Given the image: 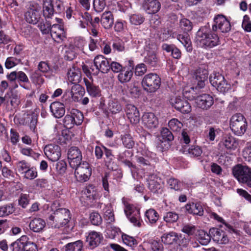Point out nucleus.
Masks as SVG:
<instances>
[{
	"label": "nucleus",
	"instance_id": "44",
	"mask_svg": "<svg viewBox=\"0 0 251 251\" xmlns=\"http://www.w3.org/2000/svg\"><path fill=\"white\" fill-rule=\"evenodd\" d=\"M174 135L172 132L166 127H163L161 131V136L159 138L164 141L170 142L174 140Z\"/></svg>",
	"mask_w": 251,
	"mask_h": 251
},
{
	"label": "nucleus",
	"instance_id": "59",
	"mask_svg": "<svg viewBox=\"0 0 251 251\" xmlns=\"http://www.w3.org/2000/svg\"><path fill=\"white\" fill-rule=\"evenodd\" d=\"M29 197L28 195L21 194L18 200L19 204L25 208L29 204Z\"/></svg>",
	"mask_w": 251,
	"mask_h": 251
},
{
	"label": "nucleus",
	"instance_id": "8",
	"mask_svg": "<svg viewBox=\"0 0 251 251\" xmlns=\"http://www.w3.org/2000/svg\"><path fill=\"white\" fill-rule=\"evenodd\" d=\"M211 238L219 244H226L229 242L228 237L226 231L222 229L213 227L209 229Z\"/></svg>",
	"mask_w": 251,
	"mask_h": 251
},
{
	"label": "nucleus",
	"instance_id": "54",
	"mask_svg": "<svg viewBox=\"0 0 251 251\" xmlns=\"http://www.w3.org/2000/svg\"><path fill=\"white\" fill-rule=\"evenodd\" d=\"M55 167L57 173L62 176L65 173L67 170V163L64 160H60L56 163Z\"/></svg>",
	"mask_w": 251,
	"mask_h": 251
},
{
	"label": "nucleus",
	"instance_id": "61",
	"mask_svg": "<svg viewBox=\"0 0 251 251\" xmlns=\"http://www.w3.org/2000/svg\"><path fill=\"white\" fill-rule=\"evenodd\" d=\"M147 71L146 65L144 63L138 64L135 68V74L137 76H142Z\"/></svg>",
	"mask_w": 251,
	"mask_h": 251
},
{
	"label": "nucleus",
	"instance_id": "26",
	"mask_svg": "<svg viewBox=\"0 0 251 251\" xmlns=\"http://www.w3.org/2000/svg\"><path fill=\"white\" fill-rule=\"evenodd\" d=\"M25 19L27 22L32 24H37L40 18L39 11L35 8H30L25 13Z\"/></svg>",
	"mask_w": 251,
	"mask_h": 251
},
{
	"label": "nucleus",
	"instance_id": "39",
	"mask_svg": "<svg viewBox=\"0 0 251 251\" xmlns=\"http://www.w3.org/2000/svg\"><path fill=\"white\" fill-rule=\"evenodd\" d=\"M197 235L200 243L202 245H207L211 239L210 234L207 233L203 230H199Z\"/></svg>",
	"mask_w": 251,
	"mask_h": 251
},
{
	"label": "nucleus",
	"instance_id": "3",
	"mask_svg": "<svg viewBox=\"0 0 251 251\" xmlns=\"http://www.w3.org/2000/svg\"><path fill=\"white\" fill-rule=\"evenodd\" d=\"M141 84L144 90L153 93L160 88L161 78L155 73H150L144 76Z\"/></svg>",
	"mask_w": 251,
	"mask_h": 251
},
{
	"label": "nucleus",
	"instance_id": "43",
	"mask_svg": "<svg viewBox=\"0 0 251 251\" xmlns=\"http://www.w3.org/2000/svg\"><path fill=\"white\" fill-rule=\"evenodd\" d=\"M121 140L125 147L127 149H132L134 146V141L130 134H127L123 135L122 137Z\"/></svg>",
	"mask_w": 251,
	"mask_h": 251
},
{
	"label": "nucleus",
	"instance_id": "20",
	"mask_svg": "<svg viewBox=\"0 0 251 251\" xmlns=\"http://www.w3.org/2000/svg\"><path fill=\"white\" fill-rule=\"evenodd\" d=\"M51 37L57 42L63 41L65 38V33L62 25L53 24L51 25L50 32Z\"/></svg>",
	"mask_w": 251,
	"mask_h": 251
},
{
	"label": "nucleus",
	"instance_id": "21",
	"mask_svg": "<svg viewBox=\"0 0 251 251\" xmlns=\"http://www.w3.org/2000/svg\"><path fill=\"white\" fill-rule=\"evenodd\" d=\"M50 109L52 114L56 118L62 117L65 113L64 104L59 101H54L50 105Z\"/></svg>",
	"mask_w": 251,
	"mask_h": 251
},
{
	"label": "nucleus",
	"instance_id": "41",
	"mask_svg": "<svg viewBox=\"0 0 251 251\" xmlns=\"http://www.w3.org/2000/svg\"><path fill=\"white\" fill-rule=\"evenodd\" d=\"M133 75L131 70H122L118 75V80L120 82L124 83L130 81Z\"/></svg>",
	"mask_w": 251,
	"mask_h": 251
},
{
	"label": "nucleus",
	"instance_id": "40",
	"mask_svg": "<svg viewBox=\"0 0 251 251\" xmlns=\"http://www.w3.org/2000/svg\"><path fill=\"white\" fill-rule=\"evenodd\" d=\"M148 245L150 251H164V247L159 240L151 239Z\"/></svg>",
	"mask_w": 251,
	"mask_h": 251
},
{
	"label": "nucleus",
	"instance_id": "62",
	"mask_svg": "<svg viewBox=\"0 0 251 251\" xmlns=\"http://www.w3.org/2000/svg\"><path fill=\"white\" fill-rule=\"evenodd\" d=\"M73 119L71 112H70L69 114H67L63 119V123L65 126L68 128L73 127L75 125V123H74Z\"/></svg>",
	"mask_w": 251,
	"mask_h": 251
},
{
	"label": "nucleus",
	"instance_id": "14",
	"mask_svg": "<svg viewBox=\"0 0 251 251\" xmlns=\"http://www.w3.org/2000/svg\"><path fill=\"white\" fill-rule=\"evenodd\" d=\"M195 102L198 107L207 110L213 104L214 99L210 95L204 94L197 97Z\"/></svg>",
	"mask_w": 251,
	"mask_h": 251
},
{
	"label": "nucleus",
	"instance_id": "23",
	"mask_svg": "<svg viewBox=\"0 0 251 251\" xmlns=\"http://www.w3.org/2000/svg\"><path fill=\"white\" fill-rule=\"evenodd\" d=\"M161 239L162 243L168 245H177L179 242L178 234L174 232L163 234Z\"/></svg>",
	"mask_w": 251,
	"mask_h": 251
},
{
	"label": "nucleus",
	"instance_id": "57",
	"mask_svg": "<svg viewBox=\"0 0 251 251\" xmlns=\"http://www.w3.org/2000/svg\"><path fill=\"white\" fill-rule=\"evenodd\" d=\"M243 155L246 161L251 163V142L246 144L243 151Z\"/></svg>",
	"mask_w": 251,
	"mask_h": 251
},
{
	"label": "nucleus",
	"instance_id": "34",
	"mask_svg": "<svg viewBox=\"0 0 251 251\" xmlns=\"http://www.w3.org/2000/svg\"><path fill=\"white\" fill-rule=\"evenodd\" d=\"M70 112L73 119L74 123L77 126L80 125L83 121V113L78 109L74 108L72 109Z\"/></svg>",
	"mask_w": 251,
	"mask_h": 251
},
{
	"label": "nucleus",
	"instance_id": "31",
	"mask_svg": "<svg viewBox=\"0 0 251 251\" xmlns=\"http://www.w3.org/2000/svg\"><path fill=\"white\" fill-rule=\"evenodd\" d=\"M71 88V97L75 101H78L79 97L84 93V89L78 83H73Z\"/></svg>",
	"mask_w": 251,
	"mask_h": 251
},
{
	"label": "nucleus",
	"instance_id": "33",
	"mask_svg": "<svg viewBox=\"0 0 251 251\" xmlns=\"http://www.w3.org/2000/svg\"><path fill=\"white\" fill-rule=\"evenodd\" d=\"M65 251H81L83 248V242L77 240L67 244L64 247Z\"/></svg>",
	"mask_w": 251,
	"mask_h": 251
},
{
	"label": "nucleus",
	"instance_id": "32",
	"mask_svg": "<svg viewBox=\"0 0 251 251\" xmlns=\"http://www.w3.org/2000/svg\"><path fill=\"white\" fill-rule=\"evenodd\" d=\"M176 38L184 46L187 51H192V42L190 37L187 34H178Z\"/></svg>",
	"mask_w": 251,
	"mask_h": 251
},
{
	"label": "nucleus",
	"instance_id": "51",
	"mask_svg": "<svg viewBox=\"0 0 251 251\" xmlns=\"http://www.w3.org/2000/svg\"><path fill=\"white\" fill-rule=\"evenodd\" d=\"M122 238L124 243L130 247H134L137 245V240L132 236L122 233Z\"/></svg>",
	"mask_w": 251,
	"mask_h": 251
},
{
	"label": "nucleus",
	"instance_id": "29",
	"mask_svg": "<svg viewBox=\"0 0 251 251\" xmlns=\"http://www.w3.org/2000/svg\"><path fill=\"white\" fill-rule=\"evenodd\" d=\"M68 78L72 84L78 83L81 78L80 71L75 67L70 69L68 72Z\"/></svg>",
	"mask_w": 251,
	"mask_h": 251
},
{
	"label": "nucleus",
	"instance_id": "45",
	"mask_svg": "<svg viewBox=\"0 0 251 251\" xmlns=\"http://www.w3.org/2000/svg\"><path fill=\"white\" fill-rule=\"evenodd\" d=\"M14 211V207L13 204H9L0 207V217L7 216L12 214Z\"/></svg>",
	"mask_w": 251,
	"mask_h": 251
},
{
	"label": "nucleus",
	"instance_id": "37",
	"mask_svg": "<svg viewBox=\"0 0 251 251\" xmlns=\"http://www.w3.org/2000/svg\"><path fill=\"white\" fill-rule=\"evenodd\" d=\"M46 221H31L29 226L30 229L35 232H40L46 226Z\"/></svg>",
	"mask_w": 251,
	"mask_h": 251
},
{
	"label": "nucleus",
	"instance_id": "55",
	"mask_svg": "<svg viewBox=\"0 0 251 251\" xmlns=\"http://www.w3.org/2000/svg\"><path fill=\"white\" fill-rule=\"evenodd\" d=\"M215 88L220 92L226 93L230 89V84L225 78Z\"/></svg>",
	"mask_w": 251,
	"mask_h": 251
},
{
	"label": "nucleus",
	"instance_id": "19",
	"mask_svg": "<svg viewBox=\"0 0 251 251\" xmlns=\"http://www.w3.org/2000/svg\"><path fill=\"white\" fill-rule=\"evenodd\" d=\"M143 8L149 14L157 13L161 8V3L158 0H145Z\"/></svg>",
	"mask_w": 251,
	"mask_h": 251
},
{
	"label": "nucleus",
	"instance_id": "35",
	"mask_svg": "<svg viewBox=\"0 0 251 251\" xmlns=\"http://www.w3.org/2000/svg\"><path fill=\"white\" fill-rule=\"evenodd\" d=\"M105 228L109 237L112 239L115 238L117 235L121 232L120 228L115 226L110 222L106 223Z\"/></svg>",
	"mask_w": 251,
	"mask_h": 251
},
{
	"label": "nucleus",
	"instance_id": "16",
	"mask_svg": "<svg viewBox=\"0 0 251 251\" xmlns=\"http://www.w3.org/2000/svg\"><path fill=\"white\" fill-rule=\"evenodd\" d=\"M251 168L247 166L238 164L232 169V174L238 181L242 183L246 178Z\"/></svg>",
	"mask_w": 251,
	"mask_h": 251
},
{
	"label": "nucleus",
	"instance_id": "58",
	"mask_svg": "<svg viewBox=\"0 0 251 251\" xmlns=\"http://www.w3.org/2000/svg\"><path fill=\"white\" fill-rule=\"evenodd\" d=\"M106 5L105 0H94L93 7L96 11L100 12L102 11Z\"/></svg>",
	"mask_w": 251,
	"mask_h": 251
},
{
	"label": "nucleus",
	"instance_id": "22",
	"mask_svg": "<svg viewBox=\"0 0 251 251\" xmlns=\"http://www.w3.org/2000/svg\"><path fill=\"white\" fill-rule=\"evenodd\" d=\"M87 92L92 97H100L101 96V90L98 86L95 85L92 81H90L86 78H84Z\"/></svg>",
	"mask_w": 251,
	"mask_h": 251
},
{
	"label": "nucleus",
	"instance_id": "47",
	"mask_svg": "<svg viewBox=\"0 0 251 251\" xmlns=\"http://www.w3.org/2000/svg\"><path fill=\"white\" fill-rule=\"evenodd\" d=\"M108 109L112 113L116 114L122 110V107L116 100H111L108 103Z\"/></svg>",
	"mask_w": 251,
	"mask_h": 251
},
{
	"label": "nucleus",
	"instance_id": "27",
	"mask_svg": "<svg viewBox=\"0 0 251 251\" xmlns=\"http://www.w3.org/2000/svg\"><path fill=\"white\" fill-rule=\"evenodd\" d=\"M55 9L51 4V0H43V15L46 19L51 18Z\"/></svg>",
	"mask_w": 251,
	"mask_h": 251
},
{
	"label": "nucleus",
	"instance_id": "53",
	"mask_svg": "<svg viewBox=\"0 0 251 251\" xmlns=\"http://www.w3.org/2000/svg\"><path fill=\"white\" fill-rule=\"evenodd\" d=\"M169 127L173 131H179L182 126V124L176 119L171 120L168 123Z\"/></svg>",
	"mask_w": 251,
	"mask_h": 251
},
{
	"label": "nucleus",
	"instance_id": "50",
	"mask_svg": "<svg viewBox=\"0 0 251 251\" xmlns=\"http://www.w3.org/2000/svg\"><path fill=\"white\" fill-rule=\"evenodd\" d=\"M167 183L171 189L176 191L181 190L182 184L178 179L175 178H170L167 181Z\"/></svg>",
	"mask_w": 251,
	"mask_h": 251
},
{
	"label": "nucleus",
	"instance_id": "42",
	"mask_svg": "<svg viewBox=\"0 0 251 251\" xmlns=\"http://www.w3.org/2000/svg\"><path fill=\"white\" fill-rule=\"evenodd\" d=\"M225 79V77L219 73H215L211 75L209 79L211 85L215 88Z\"/></svg>",
	"mask_w": 251,
	"mask_h": 251
},
{
	"label": "nucleus",
	"instance_id": "30",
	"mask_svg": "<svg viewBox=\"0 0 251 251\" xmlns=\"http://www.w3.org/2000/svg\"><path fill=\"white\" fill-rule=\"evenodd\" d=\"M60 221H49L48 225L50 227L54 228H59L60 227L64 226H66L69 229L72 230L74 228V222L75 221H65L66 222H60Z\"/></svg>",
	"mask_w": 251,
	"mask_h": 251
},
{
	"label": "nucleus",
	"instance_id": "48",
	"mask_svg": "<svg viewBox=\"0 0 251 251\" xmlns=\"http://www.w3.org/2000/svg\"><path fill=\"white\" fill-rule=\"evenodd\" d=\"M188 153L191 157H200L202 153V149L198 146H192L188 149Z\"/></svg>",
	"mask_w": 251,
	"mask_h": 251
},
{
	"label": "nucleus",
	"instance_id": "15",
	"mask_svg": "<svg viewBox=\"0 0 251 251\" xmlns=\"http://www.w3.org/2000/svg\"><path fill=\"white\" fill-rule=\"evenodd\" d=\"M103 240V236L100 233L96 231L90 232L86 236V243L88 247L91 249L98 246Z\"/></svg>",
	"mask_w": 251,
	"mask_h": 251
},
{
	"label": "nucleus",
	"instance_id": "56",
	"mask_svg": "<svg viewBox=\"0 0 251 251\" xmlns=\"http://www.w3.org/2000/svg\"><path fill=\"white\" fill-rule=\"evenodd\" d=\"M104 163L105 166L109 170L112 171L116 170L118 169V166L115 162L114 157L104 158Z\"/></svg>",
	"mask_w": 251,
	"mask_h": 251
},
{
	"label": "nucleus",
	"instance_id": "11",
	"mask_svg": "<svg viewBox=\"0 0 251 251\" xmlns=\"http://www.w3.org/2000/svg\"><path fill=\"white\" fill-rule=\"evenodd\" d=\"M44 152L47 157L52 161H57L61 155L60 147L55 144L46 146L44 148Z\"/></svg>",
	"mask_w": 251,
	"mask_h": 251
},
{
	"label": "nucleus",
	"instance_id": "24",
	"mask_svg": "<svg viewBox=\"0 0 251 251\" xmlns=\"http://www.w3.org/2000/svg\"><path fill=\"white\" fill-rule=\"evenodd\" d=\"M144 62L151 68H156L159 66V59L153 50L148 52L144 58Z\"/></svg>",
	"mask_w": 251,
	"mask_h": 251
},
{
	"label": "nucleus",
	"instance_id": "13",
	"mask_svg": "<svg viewBox=\"0 0 251 251\" xmlns=\"http://www.w3.org/2000/svg\"><path fill=\"white\" fill-rule=\"evenodd\" d=\"M122 202L125 206L124 211L129 220H137L140 215V210L134 205L130 204L123 198Z\"/></svg>",
	"mask_w": 251,
	"mask_h": 251
},
{
	"label": "nucleus",
	"instance_id": "64",
	"mask_svg": "<svg viewBox=\"0 0 251 251\" xmlns=\"http://www.w3.org/2000/svg\"><path fill=\"white\" fill-rule=\"evenodd\" d=\"M242 26L246 32H251V22L250 17L247 15L243 17Z\"/></svg>",
	"mask_w": 251,
	"mask_h": 251
},
{
	"label": "nucleus",
	"instance_id": "18",
	"mask_svg": "<svg viewBox=\"0 0 251 251\" xmlns=\"http://www.w3.org/2000/svg\"><path fill=\"white\" fill-rule=\"evenodd\" d=\"M142 120L144 126L149 129L155 128L158 125L157 117L151 112L144 113Z\"/></svg>",
	"mask_w": 251,
	"mask_h": 251
},
{
	"label": "nucleus",
	"instance_id": "49",
	"mask_svg": "<svg viewBox=\"0 0 251 251\" xmlns=\"http://www.w3.org/2000/svg\"><path fill=\"white\" fill-rule=\"evenodd\" d=\"M1 173L3 177L8 181H14L15 173L7 167H3L1 169Z\"/></svg>",
	"mask_w": 251,
	"mask_h": 251
},
{
	"label": "nucleus",
	"instance_id": "60",
	"mask_svg": "<svg viewBox=\"0 0 251 251\" xmlns=\"http://www.w3.org/2000/svg\"><path fill=\"white\" fill-rule=\"evenodd\" d=\"M160 184L157 181L150 178L148 182V187L149 189L154 193H157L158 189H160Z\"/></svg>",
	"mask_w": 251,
	"mask_h": 251
},
{
	"label": "nucleus",
	"instance_id": "9",
	"mask_svg": "<svg viewBox=\"0 0 251 251\" xmlns=\"http://www.w3.org/2000/svg\"><path fill=\"white\" fill-rule=\"evenodd\" d=\"M7 79L10 81H14L17 79L19 83L20 86L23 88L27 90L29 89V87L22 83H29V79L26 75L22 71H13L7 75Z\"/></svg>",
	"mask_w": 251,
	"mask_h": 251
},
{
	"label": "nucleus",
	"instance_id": "7",
	"mask_svg": "<svg viewBox=\"0 0 251 251\" xmlns=\"http://www.w3.org/2000/svg\"><path fill=\"white\" fill-rule=\"evenodd\" d=\"M215 24L212 26L213 32H217L218 29L223 33H226L230 30L231 25L229 21L222 15H219L214 18Z\"/></svg>",
	"mask_w": 251,
	"mask_h": 251
},
{
	"label": "nucleus",
	"instance_id": "38",
	"mask_svg": "<svg viewBox=\"0 0 251 251\" xmlns=\"http://www.w3.org/2000/svg\"><path fill=\"white\" fill-rule=\"evenodd\" d=\"M223 144L228 150H234L238 146V143L236 139L231 136H226Z\"/></svg>",
	"mask_w": 251,
	"mask_h": 251
},
{
	"label": "nucleus",
	"instance_id": "10",
	"mask_svg": "<svg viewBox=\"0 0 251 251\" xmlns=\"http://www.w3.org/2000/svg\"><path fill=\"white\" fill-rule=\"evenodd\" d=\"M68 159L72 168L77 166L82 160V154L79 149L76 147H71L68 151Z\"/></svg>",
	"mask_w": 251,
	"mask_h": 251
},
{
	"label": "nucleus",
	"instance_id": "46",
	"mask_svg": "<svg viewBox=\"0 0 251 251\" xmlns=\"http://www.w3.org/2000/svg\"><path fill=\"white\" fill-rule=\"evenodd\" d=\"M180 27L184 32H187L190 31L193 28L192 23L187 19H182L179 22Z\"/></svg>",
	"mask_w": 251,
	"mask_h": 251
},
{
	"label": "nucleus",
	"instance_id": "17",
	"mask_svg": "<svg viewBox=\"0 0 251 251\" xmlns=\"http://www.w3.org/2000/svg\"><path fill=\"white\" fill-rule=\"evenodd\" d=\"M126 112L128 119L132 124H137L140 121V114L137 107L131 104L126 105Z\"/></svg>",
	"mask_w": 251,
	"mask_h": 251
},
{
	"label": "nucleus",
	"instance_id": "63",
	"mask_svg": "<svg viewBox=\"0 0 251 251\" xmlns=\"http://www.w3.org/2000/svg\"><path fill=\"white\" fill-rule=\"evenodd\" d=\"M38 27L43 34H48L50 31L51 25L49 21H47L45 23H40Z\"/></svg>",
	"mask_w": 251,
	"mask_h": 251
},
{
	"label": "nucleus",
	"instance_id": "6",
	"mask_svg": "<svg viewBox=\"0 0 251 251\" xmlns=\"http://www.w3.org/2000/svg\"><path fill=\"white\" fill-rule=\"evenodd\" d=\"M169 101L173 107L181 113H188L191 111L189 103L180 96H173Z\"/></svg>",
	"mask_w": 251,
	"mask_h": 251
},
{
	"label": "nucleus",
	"instance_id": "36",
	"mask_svg": "<svg viewBox=\"0 0 251 251\" xmlns=\"http://www.w3.org/2000/svg\"><path fill=\"white\" fill-rule=\"evenodd\" d=\"M54 216L52 218L60 219L61 220H68L71 219L70 212L68 209L65 208H59L54 212Z\"/></svg>",
	"mask_w": 251,
	"mask_h": 251
},
{
	"label": "nucleus",
	"instance_id": "2",
	"mask_svg": "<svg viewBox=\"0 0 251 251\" xmlns=\"http://www.w3.org/2000/svg\"><path fill=\"white\" fill-rule=\"evenodd\" d=\"M230 128L236 135L241 136L247 128V122L244 116L240 113L233 115L230 120Z\"/></svg>",
	"mask_w": 251,
	"mask_h": 251
},
{
	"label": "nucleus",
	"instance_id": "52",
	"mask_svg": "<svg viewBox=\"0 0 251 251\" xmlns=\"http://www.w3.org/2000/svg\"><path fill=\"white\" fill-rule=\"evenodd\" d=\"M129 20L132 25H140L144 22L145 18L141 14H134L129 16Z\"/></svg>",
	"mask_w": 251,
	"mask_h": 251
},
{
	"label": "nucleus",
	"instance_id": "12",
	"mask_svg": "<svg viewBox=\"0 0 251 251\" xmlns=\"http://www.w3.org/2000/svg\"><path fill=\"white\" fill-rule=\"evenodd\" d=\"M94 64L96 67V73L99 72L106 73L110 70L109 62L107 58L101 55H97L94 60Z\"/></svg>",
	"mask_w": 251,
	"mask_h": 251
},
{
	"label": "nucleus",
	"instance_id": "28",
	"mask_svg": "<svg viewBox=\"0 0 251 251\" xmlns=\"http://www.w3.org/2000/svg\"><path fill=\"white\" fill-rule=\"evenodd\" d=\"M186 210L190 214L193 215L202 216L203 214V209L199 203H194L187 204L185 205Z\"/></svg>",
	"mask_w": 251,
	"mask_h": 251
},
{
	"label": "nucleus",
	"instance_id": "4",
	"mask_svg": "<svg viewBox=\"0 0 251 251\" xmlns=\"http://www.w3.org/2000/svg\"><path fill=\"white\" fill-rule=\"evenodd\" d=\"M208 72L207 67L201 65L197 69L193 75V84L196 89H201L204 87L205 82L207 80Z\"/></svg>",
	"mask_w": 251,
	"mask_h": 251
},
{
	"label": "nucleus",
	"instance_id": "5",
	"mask_svg": "<svg viewBox=\"0 0 251 251\" xmlns=\"http://www.w3.org/2000/svg\"><path fill=\"white\" fill-rule=\"evenodd\" d=\"M75 176L80 182L87 181L91 175V168L88 162L83 161L75 167Z\"/></svg>",
	"mask_w": 251,
	"mask_h": 251
},
{
	"label": "nucleus",
	"instance_id": "25",
	"mask_svg": "<svg viewBox=\"0 0 251 251\" xmlns=\"http://www.w3.org/2000/svg\"><path fill=\"white\" fill-rule=\"evenodd\" d=\"M100 23L105 29L110 28L114 24V17L111 11H105L101 16Z\"/></svg>",
	"mask_w": 251,
	"mask_h": 251
},
{
	"label": "nucleus",
	"instance_id": "1",
	"mask_svg": "<svg viewBox=\"0 0 251 251\" xmlns=\"http://www.w3.org/2000/svg\"><path fill=\"white\" fill-rule=\"evenodd\" d=\"M216 32H213L209 26L201 27L197 33V41L202 47L212 48L219 43V38Z\"/></svg>",
	"mask_w": 251,
	"mask_h": 251
}]
</instances>
